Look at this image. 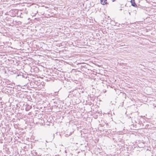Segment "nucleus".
Segmentation results:
<instances>
[{
	"label": "nucleus",
	"instance_id": "1",
	"mask_svg": "<svg viewBox=\"0 0 156 156\" xmlns=\"http://www.w3.org/2000/svg\"><path fill=\"white\" fill-rule=\"evenodd\" d=\"M54 136V134H53V135H51L48 136V139L46 140V141L47 142H51L53 140Z\"/></svg>",
	"mask_w": 156,
	"mask_h": 156
},
{
	"label": "nucleus",
	"instance_id": "3",
	"mask_svg": "<svg viewBox=\"0 0 156 156\" xmlns=\"http://www.w3.org/2000/svg\"><path fill=\"white\" fill-rule=\"evenodd\" d=\"M107 0H101V4L104 5L107 4L106 2Z\"/></svg>",
	"mask_w": 156,
	"mask_h": 156
},
{
	"label": "nucleus",
	"instance_id": "4",
	"mask_svg": "<svg viewBox=\"0 0 156 156\" xmlns=\"http://www.w3.org/2000/svg\"><path fill=\"white\" fill-rule=\"evenodd\" d=\"M116 0H112V2H114Z\"/></svg>",
	"mask_w": 156,
	"mask_h": 156
},
{
	"label": "nucleus",
	"instance_id": "2",
	"mask_svg": "<svg viewBox=\"0 0 156 156\" xmlns=\"http://www.w3.org/2000/svg\"><path fill=\"white\" fill-rule=\"evenodd\" d=\"M131 3L132 6L135 7H137V5L135 3V0H131Z\"/></svg>",
	"mask_w": 156,
	"mask_h": 156
}]
</instances>
